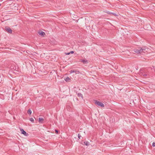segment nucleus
<instances>
[{
	"label": "nucleus",
	"instance_id": "obj_1",
	"mask_svg": "<svg viewBox=\"0 0 155 155\" xmlns=\"http://www.w3.org/2000/svg\"><path fill=\"white\" fill-rule=\"evenodd\" d=\"M134 51L136 54H143V53H145L146 52H149L150 51V49L145 47L138 48L134 49Z\"/></svg>",
	"mask_w": 155,
	"mask_h": 155
},
{
	"label": "nucleus",
	"instance_id": "obj_2",
	"mask_svg": "<svg viewBox=\"0 0 155 155\" xmlns=\"http://www.w3.org/2000/svg\"><path fill=\"white\" fill-rule=\"evenodd\" d=\"M95 104L96 105L100 106L102 107H103L104 106V105L103 103L97 101H95Z\"/></svg>",
	"mask_w": 155,
	"mask_h": 155
},
{
	"label": "nucleus",
	"instance_id": "obj_3",
	"mask_svg": "<svg viewBox=\"0 0 155 155\" xmlns=\"http://www.w3.org/2000/svg\"><path fill=\"white\" fill-rule=\"evenodd\" d=\"M5 30L8 33H12V30L8 27L6 26L5 28Z\"/></svg>",
	"mask_w": 155,
	"mask_h": 155
},
{
	"label": "nucleus",
	"instance_id": "obj_4",
	"mask_svg": "<svg viewBox=\"0 0 155 155\" xmlns=\"http://www.w3.org/2000/svg\"><path fill=\"white\" fill-rule=\"evenodd\" d=\"M20 130L22 134H24L25 136H28V134L23 129H21Z\"/></svg>",
	"mask_w": 155,
	"mask_h": 155
},
{
	"label": "nucleus",
	"instance_id": "obj_5",
	"mask_svg": "<svg viewBox=\"0 0 155 155\" xmlns=\"http://www.w3.org/2000/svg\"><path fill=\"white\" fill-rule=\"evenodd\" d=\"M70 72L71 73H74L76 74H79L80 73V71H79L76 70H71Z\"/></svg>",
	"mask_w": 155,
	"mask_h": 155
},
{
	"label": "nucleus",
	"instance_id": "obj_6",
	"mask_svg": "<svg viewBox=\"0 0 155 155\" xmlns=\"http://www.w3.org/2000/svg\"><path fill=\"white\" fill-rule=\"evenodd\" d=\"M38 122L40 123H43L44 122V119L43 118H39Z\"/></svg>",
	"mask_w": 155,
	"mask_h": 155
},
{
	"label": "nucleus",
	"instance_id": "obj_7",
	"mask_svg": "<svg viewBox=\"0 0 155 155\" xmlns=\"http://www.w3.org/2000/svg\"><path fill=\"white\" fill-rule=\"evenodd\" d=\"M38 34L40 35H41L42 36H44V35H45V33L43 31H39L38 32Z\"/></svg>",
	"mask_w": 155,
	"mask_h": 155
},
{
	"label": "nucleus",
	"instance_id": "obj_8",
	"mask_svg": "<svg viewBox=\"0 0 155 155\" xmlns=\"http://www.w3.org/2000/svg\"><path fill=\"white\" fill-rule=\"evenodd\" d=\"M64 80L67 82H70L71 79L68 77H67L66 78H64Z\"/></svg>",
	"mask_w": 155,
	"mask_h": 155
},
{
	"label": "nucleus",
	"instance_id": "obj_9",
	"mask_svg": "<svg viewBox=\"0 0 155 155\" xmlns=\"http://www.w3.org/2000/svg\"><path fill=\"white\" fill-rule=\"evenodd\" d=\"M81 61L83 62L84 64H87V61L86 60H82Z\"/></svg>",
	"mask_w": 155,
	"mask_h": 155
},
{
	"label": "nucleus",
	"instance_id": "obj_10",
	"mask_svg": "<svg viewBox=\"0 0 155 155\" xmlns=\"http://www.w3.org/2000/svg\"><path fill=\"white\" fill-rule=\"evenodd\" d=\"M78 95L79 97H81V98L82 99L83 98V95L81 94L80 93H79L78 94Z\"/></svg>",
	"mask_w": 155,
	"mask_h": 155
},
{
	"label": "nucleus",
	"instance_id": "obj_11",
	"mask_svg": "<svg viewBox=\"0 0 155 155\" xmlns=\"http://www.w3.org/2000/svg\"><path fill=\"white\" fill-rule=\"evenodd\" d=\"M84 144L86 146H88L89 144V143L87 141H85L84 142Z\"/></svg>",
	"mask_w": 155,
	"mask_h": 155
},
{
	"label": "nucleus",
	"instance_id": "obj_12",
	"mask_svg": "<svg viewBox=\"0 0 155 155\" xmlns=\"http://www.w3.org/2000/svg\"><path fill=\"white\" fill-rule=\"evenodd\" d=\"M27 112L28 114H29V115H30V114H31V111L30 109H29L28 110Z\"/></svg>",
	"mask_w": 155,
	"mask_h": 155
},
{
	"label": "nucleus",
	"instance_id": "obj_13",
	"mask_svg": "<svg viewBox=\"0 0 155 155\" xmlns=\"http://www.w3.org/2000/svg\"><path fill=\"white\" fill-rule=\"evenodd\" d=\"M30 121L31 122H32L33 123L34 122V119L33 118H32V117H31V118H30Z\"/></svg>",
	"mask_w": 155,
	"mask_h": 155
},
{
	"label": "nucleus",
	"instance_id": "obj_14",
	"mask_svg": "<svg viewBox=\"0 0 155 155\" xmlns=\"http://www.w3.org/2000/svg\"><path fill=\"white\" fill-rule=\"evenodd\" d=\"M106 13H107L108 14H113V13L109 11H107L106 12Z\"/></svg>",
	"mask_w": 155,
	"mask_h": 155
},
{
	"label": "nucleus",
	"instance_id": "obj_15",
	"mask_svg": "<svg viewBox=\"0 0 155 155\" xmlns=\"http://www.w3.org/2000/svg\"><path fill=\"white\" fill-rule=\"evenodd\" d=\"M152 146L153 147L155 146V143L153 142L152 143Z\"/></svg>",
	"mask_w": 155,
	"mask_h": 155
},
{
	"label": "nucleus",
	"instance_id": "obj_16",
	"mask_svg": "<svg viewBox=\"0 0 155 155\" xmlns=\"http://www.w3.org/2000/svg\"><path fill=\"white\" fill-rule=\"evenodd\" d=\"M55 132H56L57 134H58V130H55Z\"/></svg>",
	"mask_w": 155,
	"mask_h": 155
},
{
	"label": "nucleus",
	"instance_id": "obj_17",
	"mask_svg": "<svg viewBox=\"0 0 155 155\" xmlns=\"http://www.w3.org/2000/svg\"><path fill=\"white\" fill-rule=\"evenodd\" d=\"M78 138L80 139V137H81V135H80V134H78Z\"/></svg>",
	"mask_w": 155,
	"mask_h": 155
},
{
	"label": "nucleus",
	"instance_id": "obj_18",
	"mask_svg": "<svg viewBox=\"0 0 155 155\" xmlns=\"http://www.w3.org/2000/svg\"><path fill=\"white\" fill-rule=\"evenodd\" d=\"M112 14L113 15H114L118 16V15H117L116 13H113V14Z\"/></svg>",
	"mask_w": 155,
	"mask_h": 155
},
{
	"label": "nucleus",
	"instance_id": "obj_19",
	"mask_svg": "<svg viewBox=\"0 0 155 155\" xmlns=\"http://www.w3.org/2000/svg\"><path fill=\"white\" fill-rule=\"evenodd\" d=\"M70 53H71V54H73L74 53V51H71Z\"/></svg>",
	"mask_w": 155,
	"mask_h": 155
},
{
	"label": "nucleus",
	"instance_id": "obj_20",
	"mask_svg": "<svg viewBox=\"0 0 155 155\" xmlns=\"http://www.w3.org/2000/svg\"><path fill=\"white\" fill-rule=\"evenodd\" d=\"M130 54V52H129L127 54L128 55H129Z\"/></svg>",
	"mask_w": 155,
	"mask_h": 155
},
{
	"label": "nucleus",
	"instance_id": "obj_21",
	"mask_svg": "<svg viewBox=\"0 0 155 155\" xmlns=\"http://www.w3.org/2000/svg\"><path fill=\"white\" fill-rule=\"evenodd\" d=\"M70 54V52L69 53H67V54Z\"/></svg>",
	"mask_w": 155,
	"mask_h": 155
},
{
	"label": "nucleus",
	"instance_id": "obj_22",
	"mask_svg": "<svg viewBox=\"0 0 155 155\" xmlns=\"http://www.w3.org/2000/svg\"><path fill=\"white\" fill-rule=\"evenodd\" d=\"M1 4L0 3V6H1Z\"/></svg>",
	"mask_w": 155,
	"mask_h": 155
}]
</instances>
